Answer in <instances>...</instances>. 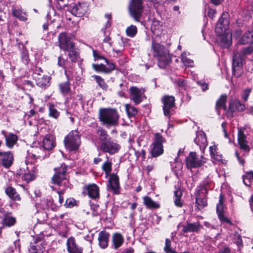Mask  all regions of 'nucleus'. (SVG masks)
Masks as SVG:
<instances>
[{
	"mask_svg": "<svg viewBox=\"0 0 253 253\" xmlns=\"http://www.w3.org/2000/svg\"><path fill=\"white\" fill-rule=\"evenodd\" d=\"M14 157L10 152H0V165L5 169H9L13 163Z\"/></svg>",
	"mask_w": 253,
	"mask_h": 253,
	"instance_id": "obj_18",
	"label": "nucleus"
},
{
	"mask_svg": "<svg viewBox=\"0 0 253 253\" xmlns=\"http://www.w3.org/2000/svg\"><path fill=\"white\" fill-rule=\"evenodd\" d=\"M253 52V46H250L243 48L241 51L242 56H246Z\"/></svg>",
	"mask_w": 253,
	"mask_h": 253,
	"instance_id": "obj_56",
	"label": "nucleus"
},
{
	"mask_svg": "<svg viewBox=\"0 0 253 253\" xmlns=\"http://www.w3.org/2000/svg\"><path fill=\"white\" fill-rule=\"evenodd\" d=\"M33 79L35 81L36 85L42 89L45 90L51 85V78L47 75L43 74L34 77Z\"/></svg>",
	"mask_w": 253,
	"mask_h": 253,
	"instance_id": "obj_16",
	"label": "nucleus"
},
{
	"mask_svg": "<svg viewBox=\"0 0 253 253\" xmlns=\"http://www.w3.org/2000/svg\"><path fill=\"white\" fill-rule=\"evenodd\" d=\"M223 199L224 196L221 194L219 198L218 203L216 205V212L217 215L218 219L221 224L226 223L230 226H233L234 224L231 220L230 218H228L225 214V212L223 209Z\"/></svg>",
	"mask_w": 253,
	"mask_h": 253,
	"instance_id": "obj_12",
	"label": "nucleus"
},
{
	"mask_svg": "<svg viewBox=\"0 0 253 253\" xmlns=\"http://www.w3.org/2000/svg\"><path fill=\"white\" fill-rule=\"evenodd\" d=\"M234 243L236 244V245L238 246V250H240L241 248L243 247V240L240 235L238 234L237 235V238L236 239V240L234 241Z\"/></svg>",
	"mask_w": 253,
	"mask_h": 253,
	"instance_id": "obj_60",
	"label": "nucleus"
},
{
	"mask_svg": "<svg viewBox=\"0 0 253 253\" xmlns=\"http://www.w3.org/2000/svg\"><path fill=\"white\" fill-rule=\"evenodd\" d=\"M210 152L211 158L214 159L215 161L221 162L222 163L224 164L223 160V156L218 151L217 146L213 144V145L210 147Z\"/></svg>",
	"mask_w": 253,
	"mask_h": 253,
	"instance_id": "obj_36",
	"label": "nucleus"
},
{
	"mask_svg": "<svg viewBox=\"0 0 253 253\" xmlns=\"http://www.w3.org/2000/svg\"><path fill=\"white\" fill-rule=\"evenodd\" d=\"M1 213L3 215L2 219V224L4 226L11 227L14 226L16 222V218L11 215L12 213L6 211H2Z\"/></svg>",
	"mask_w": 253,
	"mask_h": 253,
	"instance_id": "obj_29",
	"label": "nucleus"
},
{
	"mask_svg": "<svg viewBox=\"0 0 253 253\" xmlns=\"http://www.w3.org/2000/svg\"><path fill=\"white\" fill-rule=\"evenodd\" d=\"M68 166L64 163L60 164L53 168L54 173L50 179V183L59 187L67 188L68 185Z\"/></svg>",
	"mask_w": 253,
	"mask_h": 253,
	"instance_id": "obj_3",
	"label": "nucleus"
},
{
	"mask_svg": "<svg viewBox=\"0 0 253 253\" xmlns=\"http://www.w3.org/2000/svg\"><path fill=\"white\" fill-rule=\"evenodd\" d=\"M246 107L245 104L242 103L238 98H231L228 103V109L225 113L227 118H234L236 112H242L245 111Z\"/></svg>",
	"mask_w": 253,
	"mask_h": 253,
	"instance_id": "obj_8",
	"label": "nucleus"
},
{
	"mask_svg": "<svg viewBox=\"0 0 253 253\" xmlns=\"http://www.w3.org/2000/svg\"><path fill=\"white\" fill-rule=\"evenodd\" d=\"M108 186L114 194L118 195L120 193L119 177L117 174H110L108 180Z\"/></svg>",
	"mask_w": 253,
	"mask_h": 253,
	"instance_id": "obj_20",
	"label": "nucleus"
},
{
	"mask_svg": "<svg viewBox=\"0 0 253 253\" xmlns=\"http://www.w3.org/2000/svg\"><path fill=\"white\" fill-rule=\"evenodd\" d=\"M59 48L64 52L76 47V44L66 33H61L58 36Z\"/></svg>",
	"mask_w": 253,
	"mask_h": 253,
	"instance_id": "obj_14",
	"label": "nucleus"
},
{
	"mask_svg": "<svg viewBox=\"0 0 253 253\" xmlns=\"http://www.w3.org/2000/svg\"><path fill=\"white\" fill-rule=\"evenodd\" d=\"M194 142L199 146L201 150H205L208 145V140L206 133L203 131H197Z\"/></svg>",
	"mask_w": 253,
	"mask_h": 253,
	"instance_id": "obj_24",
	"label": "nucleus"
},
{
	"mask_svg": "<svg viewBox=\"0 0 253 253\" xmlns=\"http://www.w3.org/2000/svg\"><path fill=\"white\" fill-rule=\"evenodd\" d=\"M96 133L98 134V135L99 136V137H101V136L108 133L107 131L105 129L103 128L101 126L98 127V129L96 131Z\"/></svg>",
	"mask_w": 253,
	"mask_h": 253,
	"instance_id": "obj_63",
	"label": "nucleus"
},
{
	"mask_svg": "<svg viewBox=\"0 0 253 253\" xmlns=\"http://www.w3.org/2000/svg\"><path fill=\"white\" fill-rule=\"evenodd\" d=\"M67 7L69 12L78 17L83 16L88 10V5L84 1H75L68 5Z\"/></svg>",
	"mask_w": 253,
	"mask_h": 253,
	"instance_id": "obj_10",
	"label": "nucleus"
},
{
	"mask_svg": "<svg viewBox=\"0 0 253 253\" xmlns=\"http://www.w3.org/2000/svg\"><path fill=\"white\" fill-rule=\"evenodd\" d=\"M20 56L22 62L25 65L28 64L30 60L28 50L25 47H23Z\"/></svg>",
	"mask_w": 253,
	"mask_h": 253,
	"instance_id": "obj_50",
	"label": "nucleus"
},
{
	"mask_svg": "<svg viewBox=\"0 0 253 253\" xmlns=\"http://www.w3.org/2000/svg\"><path fill=\"white\" fill-rule=\"evenodd\" d=\"M126 110L128 117L130 118L135 117L138 113V110L134 106H131L130 104H126L125 106Z\"/></svg>",
	"mask_w": 253,
	"mask_h": 253,
	"instance_id": "obj_46",
	"label": "nucleus"
},
{
	"mask_svg": "<svg viewBox=\"0 0 253 253\" xmlns=\"http://www.w3.org/2000/svg\"><path fill=\"white\" fill-rule=\"evenodd\" d=\"M143 204L148 209H157L160 208L159 204L154 201L152 199L148 196H144L143 198Z\"/></svg>",
	"mask_w": 253,
	"mask_h": 253,
	"instance_id": "obj_37",
	"label": "nucleus"
},
{
	"mask_svg": "<svg viewBox=\"0 0 253 253\" xmlns=\"http://www.w3.org/2000/svg\"><path fill=\"white\" fill-rule=\"evenodd\" d=\"M207 159L201 155L198 157L195 152H190L186 158V165L188 169L199 168L206 163Z\"/></svg>",
	"mask_w": 253,
	"mask_h": 253,
	"instance_id": "obj_9",
	"label": "nucleus"
},
{
	"mask_svg": "<svg viewBox=\"0 0 253 253\" xmlns=\"http://www.w3.org/2000/svg\"><path fill=\"white\" fill-rule=\"evenodd\" d=\"M243 58L241 53H234L232 58V72L236 78L240 77L243 73Z\"/></svg>",
	"mask_w": 253,
	"mask_h": 253,
	"instance_id": "obj_11",
	"label": "nucleus"
},
{
	"mask_svg": "<svg viewBox=\"0 0 253 253\" xmlns=\"http://www.w3.org/2000/svg\"><path fill=\"white\" fill-rule=\"evenodd\" d=\"M43 72V70L41 67L36 66L34 72L33 74L32 77H37L39 76L42 75V73Z\"/></svg>",
	"mask_w": 253,
	"mask_h": 253,
	"instance_id": "obj_61",
	"label": "nucleus"
},
{
	"mask_svg": "<svg viewBox=\"0 0 253 253\" xmlns=\"http://www.w3.org/2000/svg\"><path fill=\"white\" fill-rule=\"evenodd\" d=\"M4 192L6 196L13 201H21L22 197L16 191V189L11 186L5 188Z\"/></svg>",
	"mask_w": 253,
	"mask_h": 253,
	"instance_id": "obj_31",
	"label": "nucleus"
},
{
	"mask_svg": "<svg viewBox=\"0 0 253 253\" xmlns=\"http://www.w3.org/2000/svg\"><path fill=\"white\" fill-rule=\"evenodd\" d=\"M92 78H93L95 81L98 86L103 90H107L108 88V85L105 82L104 79H103L101 76L94 75L92 76Z\"/></svg>",
	"mask_w": 253,
	"mask_h": 253,
	"instance_id": "obj_44",
	"label": "nucleus"
},
{
	"mask_svg": "<svg viewBox=\"0 0 253 253\" xmlns=\"http://www.w3.org/2000/svg\"><path fill=\"white\" fill-rule=\"evenodd\" d=\"M152 54L158 60V65L162 69H165L172 62V54H170L169 50L164 45L152 41Z\"/></svg>",
	"mask_w": 253,
	"mask_h": 253,
	"instance_id": "obj_2",
	"label": "nucleus"
},
{
	"mask_svg": "<svg viewBox=\"0 0 253 253\" xmlns=\"http://www.w3.org/2000/svg\"><path fill=\"white\" fill-rule=\"evenodd\" d=\"M100 149L103 152L108 153L112 155L118 152L121 149V146L111 138L104 143H100Z\"/></svg>",
	"mask_w": 253,
	"mask_h": 253,
	"instance_id": "obj_15",
	"label": "nucleus"
},
{
	"mask_svg": "<svg viewBox=\"0 0 253 253\" xmlns=\"http://www.w3.org/2000/svg\"><path fill=\"white\" fill-rule=\"evenodd\" d=\"M110 234L106 230H103L98 234V245L100 248L105 249L109 245Z\"/></svg>",
	"mask_w": 253,
	"mask_h": 253,
	"instance_id": "obj_27",
	"label": "nucleus"
},
{
	"mask_svg": "<svg viewBox=\"0 0 253 253\" xmlns=\"http://www.w3.org/2000/svg\"><path fill=\"white\" fill-rule=\"evenodd\" d=\"M93 56L94 61H97L100 59L104 60L106 64H108V62H110L107 58H106L105 56L101 55L97 50H93Z\"/></svg>",
	"mask_w": 253,
	"mask_h": 253,
	"instance_id": "obj_54",
	"label": "nucleus"
},
{
	"mask_svg": "<svg viewBox=\"0 0 253 253\" xmlns=\"http://www.w3.org/2000/svg\"><path fill=\"white\" fill-rule=\"evenodd\" d=\"M242 179L244 184L248 187L252 185V180H253V171L246 172L245 174L242 176Z\"/></svg>",
	"mask_w": 253,
	"mask_h": 253,
	"instance_id": "obj_43",
	"label": "nucleus"
},
{
	"mask_svg": "<svg viewBox=\"0 0 253 253\" xmlns=\"http://www.w3.org/2000/svg\"><path fill=\"white\" fill-rule=\"evenodd\" d=\"M104 17L107 19V21L104 25V26L101 29V31L105 35L106 30L107 28H109L111 26L112 23V16L111 13H106L105 14Z\"/></svg>",
	"mask_w": 253,
	"mask_h": 253,
	"instance_id": "obj_48",
	"label": "nucleus"
},
{
	"mask_svg": "<svg viewBox=\"0 0 253 253\" xmlns=\"http://www.w3.org/2000/svg\"><path fill=\"white\" fill-rule=\"evenodd\" d=\"M208 185V183L206 182L202 185L199 187V189L197 190V193L196 195V198H207V195L208 194V190L207 186Z\"/></svg>",
	"mask_w": 253,
	"mask_h": 253,
	"instance_id": "obj_40",
	"label": "nucleus"
},
{
	"mask_svg": "<svg viewBox=\"0 0 253 253\" xmlns=\"http://www.w3.org/2000/svg\"><path fill=\"white\" fill-rule=\"evenodd\" d=\"M238 142L241 149L246 152L250 151V147L247 144L248 141L246 140V136L244 131L241 129H239L238 132Z\"/></svg>",
	"mask_w": 253,
	"mask_h": 253,
	"instance_id": "obj_28",
	"label": "nucleus"
},
{
	"mask_svg": "<svg viewBox=\"0 0 253 253\" xmlns=\"http://www.w3.org/2000/svg\"><path fill=\"white\" fill-rule=\"evenodd\" d=\"M232 34L231 33H225L221 34V44L223 47L226 48L229 47L232 43Z\"/></svg>",
	"mask_w": 253,
	"mask_h": 253,
	"instance_id": "obj_39",
	"label": "nucleus"
},
{
	"mask_svg": "<svg viewBox=\"0 0 253 253\" xmlns=\"http://www.w3.org/2000/svg\"><path fill=\"white\" fill-rule=\"evenodd\" d=\"M120 115L115 108H101L99 110L98 119L104 125L117 126L119 124Z\"/></svg>",
	"mask_w": 253,
	"mask_h": 253,
	"instance_id": "obj_4",
	"label": "nucleus"
},
{
	"mask_svg": "<svg viewBox=\"0 0 253 253\" xmlns=\"http://www.w3.org/2000/svg\"><path fill=\"white\" fill-rule=\"evenodd\" d=\"M55 139L53 135L50 134H46L42 140V146L44 150H51L55 147Z\"/></svg>",
	"mask_w": 253,
	"mask_h": 253,
	"instance_id": "obj_32",
	"label": "nucleus"
},
{
	"mask_svg": "<svg viewBox=\"0 0 253 253\" xmlns=\"http://www.w3.org/2000/svg\"><path fill=\"white\" fill-rule=\"evenodd\" d=\"M196 205L199 210L204 209L208 205L207 198H196Z\"/></svg>",
	"mask_w": 253,
	"mask_h": 253,
	"instance_id": "obj_47",
	"label": "nucleus"
},
{
	"mask_svg": "<svg viewBox=\"0 0 253 253\" xmlns=\"http://www.w3.org/2000/svg\"><path fill=\"white\" fill-rule=\"evenodd\" d=\"M67 72V81L60 83L58 85V89L60 93L63 96H65L71 93V84L70 82V77Z\"/></svg>",
	"mask_w": 253,
	"mask_h": 253,
	"instance_id": "obj_26",
	"label": "nucleus"
},
{
	"mask_svg": "<svg viewBox=\"0 0 253 253\" xmlns=\"http://www.w3.org/2000/svg\"><path fill=\"white\" fill-rule=\"evenodd\" d=\"M63 142L69 152L78 151L82 143L81 133L77 129L73 130L65 136Z\"/></svg>",
	"mask_w": 253,
	"mask_h": 253,
	"instance_id": "obj_5",
	"label": "nucleus"
},
{
	"mask_svg": "<svg viewBox=\"0 0 253 253\" xmlns=\"http://www.w3.org/2000/svg\"><path fill=\"white\" fill-rule=\"evenodd\" d=\"M166 140L162 134L156 132L154 134V139L152 145H157L163 146V143L166 142Z\"/></svg>",
	"mask_w": 253,
	"mask_h": 253,
	"instance_id": "obj_42",
	"label": "nucleus"
},
{
	"mask_svg": "<svg viewBox=\"0 0 253 253\" xmlns=\"http://www.w3.org/2000/svg\"><path fill=\"white\" fill-rule=\"evenodd\" d=\"M164 250L166 253H176V251L172 249L170 240L168 238L165 240V245Z\"/></svg>",
	"mask_w": 253,
	"mask_h": 253,
	"instance_id": "obj_52",
	"label": "nucleus"
},
{
	"mask_svg": "<svg viewBox=\"0 0 253 253\" xmlns=\"http://www.w3.org/2000/svg\"><path fill=\"white\" fill-rule=\"evenodd\" d=\"M30 253H39V249L37 248V246L34 245H31L29 249Z\"/></svg>",
	"mask_w": 253,
	"mask_h": 253,
	"instance_id": "obj_64",
	"label": "nucleus"
},
{
	"mask_svg": "<svg viewBox=\"0 0 253 253\" xmlns=\"http://www.w3.org/2000/svg\"><path fill=\"white\" fill-rule=\"evenodd\" d=\"M181 61L184 65L186 66H192L193 64V61L188 58L186 56L181 55Z\"/></svg>",
	"mask_w": 253,
	"mask_h": 253,
	"instance_id": "obj_58",
	"label": "nucleus"
},
{
	"mask_svg": "<svg viewBox=\"0 0 253 253\" xmlns=\"http://www.w3.org/2000/svg\"><path fill=\"white\" fill-rule=\"evenodd\" d=\"M251 92V89L250 88H247L244 90L241 97L244 102H246L248 100Z\"/></svg>",
	"mask_w": 253,
	"mask_h": 253,
	"instance_id": "obj_59",
	"label": "nucleus"
},
{
	"mask_svg": "<svg viewBox=\"0 0 253 253\" xmlns=\"http://www.w3.org/2000/svg\"><path fill=\"white\" fill-rule=\"evenodd\" d=\"M108 67H106L103 64H92V67L93 69L98 73H103L105 74H110L116 69V65L114 63L108 62L106 64Z\"/></svg>",
	"mask_w": 253,
	"mask_h": 253,
	"instance_id": "obj_19",
	"label": "nucleus"
},
{
	"mask_svg": "<svg viewBox=\"0 0 253 253\" xmlns=\"http://www.w3.org/2000/svg\"><path fill=\"white\" fill-rule=\"evenodd\" d=\"M152 145L153 146L151 151L152 157L156 158L162 155L164 153V146L157 145Z\"/></svg>",
	"mask_w": 253,
	"mask_h": 253,
	"instance_id": "obj_41",
	"label": "nucleus"
},
{
	"mask_svg": "<svg viewBox=\"0 0 253 253\" xmlns=\"http://www.w3.org/2000/svg\"><path fill=\"white\" fill-rule=\"evenodd\" d=\"M64 206L66 208H72L75 206H78V202L74 198L70 197L66 200Z\"/></svg>",
	"mask_w": 253,
	"mask_h": 253,
	"instance_id": "obj_51",
	"label": "nucleus"
},
{
	"mask_svg": "<svg viewBox=\"0 0 253 253\" xmlns=\"http://www.w3.org/2000/svg\"><path fill=\"white\" fill-rule=\"evenodd\" d=\"M38 169L37 167H29L20 168L16 171V175L23 181L26 183L34 181L38 175Z\"/></svg>",
	"mask_w": 253,
	"mask_h": 253,
	"instance_id": "obj_6",
	"label": "nucleus"
},
{
	"mask_svg": "<svg viewBox=\"0 0 253 253\" xmlns=\"http://www.w3.org/2000/svg\"><path fill=\"white\" fill-rule=\"evenodd\" d=\"M187 81L183 79L179 78L176 81L177 86L181 89H185Z\"/></svg>",
	"mask_w": 253,
	"mask_h": 253,
	"instance_id": "obj_57",
	"label": "nucleus"
},
{
	"mask_svg": "<svg viewBox=\"0 0 253 253\" xmlns=\"http://www.w3.org/2000/svg\"><path fill=\"white\" fill-rule=\"evenodd\" d=\"M126 33L127 36L133 38L137 33V28L135 26L131 25L126 28Z\"/></svg>",
	"mask_w": 253,
	"mask_h": 253,
	"instance_id": "obj_49",
	"label": "nucleus"
},
{
	"mask_svg": "<svg viewBox=\"0 0 253 253\" xmlns=\"http://www.w3.org/2000/svg\"><path fill=\"white\" fill-rule=\"evenodd\" d=\"M129 13L130 16L137 22L141 21V18L144 10L142 0H131L129 6Z\"/></svg>",
	"mask_w": 253,
	"mask_h": 253,
	"instance_id": "obj_7",
	"label": "nucleus"
},
{
	"mask_svg": "<svg viewBox=\"0 0 253 253\" xmlns=\"http://www.w3.org/2000/svg\"><path fill=\"white\" fill-rule=\"evenodd\" d=\"M106 158L107 161L103 164L102 169L105 172L106 175H109L111 174L112 170V163L111 161H109L108 156H106Z\"/></svg>",
	"mask_w": 253,
	"mask_h": 253,
	"instance_id": "obj_45",
	"label": "nucleus"
},
{
	"mask_svg": "<svg viewBox=\"0 0 253 253\" xmlns=\"http://www.w3.org/2000/svg\"><path fill=\"white\" fill-rule=\"evenodd\" d=\"M227 100V95L225 94H222L220 96L218 100L216 101L215 105L216 112L218 115L220 114V111L222 109L227 112L228 108L226 106V102Z\"/></svg>",
	"mask_w": 253,
	"mask_h": 253,
	"instance_id": "obj_30",
	"label": "nucleus"
},
{
	"mask_svg": "<svg viewBox=\"0 0 253 253\" xmlns=\"http://www.w3.org/2000/svg\"><path fill=\"white\" fill-rule=\"evenodd\" d=\"M66 52H67V57H64L63 54H61L58 57L57 65L64 69L65 75L66 77H68L67 72H70V69H72L75 67V64L82 60L80 49L77 46Z\"/></svg>",
	"mask_w": 253,
	"mask_h": 253,
	"instance_id": "obj_1",
	"label": "nucleus"
},
{
	"mask_svg": "<svg viewBox=\"0 0 253 253\" xmlns=\"http://www.w3.org/2000/svg\"><path fill=\"white\" fill-rule=\"evenodd\" d=\"M42 156L40 155L36 154L35 152H30L29 150L27 151V155L25 158V164L29 167H37L35 164L37 162V159L41 158Z\"/></svg>",
	"mask_w": 253,
	"mask_h": 253,
	"instance_id": "obj_33",
	"label": "nucleus"
},
{
	"mask_svg": "<svg viewBox=\"0 0 253 253\" xmlns=\"http://www.w3.org/2000/svg\"><path fill=\"white\" fill-rule=\"evenodd\" d=\"M1 132L5 138L6 147L10 149L13 148L17 142L18 136L12 132H6L4 130H2Z\"/></svg>",
	"mask_w": 253,
	"mask_h": 253,
	"instance_id": "obj_22",
	"label": "nucleus"
},
{
	"mask_svg": "<svg viewBox=\"0 0 253 253\" xmlns=\"http://www.w3.org/2000/svg\"><path fill=\"white\" fill-rule=\"evenodd\" d=\"M130 99L135 105L140 103L142 101L140 90L136 86H131L129 89Z\"/></svg>",
	"mask_w": 253,
	"mask_h": 253,
	"instance_id": "obj_34",
	"label": "nucleus"
},
{
	"mask_svg": "<svg viewBox=\"0 0 253 253\" xmlns=\"http://www.w3.org/2000/svg\"><path fill=\"white\" fill-rule=\"evenodd\" d=\"M67 188L62 187L61 189L57 191V193H58L59 196L58 201L59 204V206H60V207L62 206L63 203L64 197L63 195L64 194Z\"/></svg>",
	"mask_w": 253,
	"mask_h": 253,
	"instance_id": "obj_55",
	"label": "nucleus"
},
{
	"mask_svg": "<svg viewBox=\"0 0 253 253\" xmlns=\"http://www.w3.org/2000/svg\"><path fill=\"white\" fill-rule=\"evenodd\" d=\"M124 238L121 233H114L112 237V246L114 249L119 248L124 242Z\"/></svg>",
	"mask_w": 253,
	"mask_h": 253,
	"instance_id": "obj_35",
	"label": "nucleus"
},
{
	"mask_svg": "<svg viewBox=\"0 0 253 253\" xmlns=\"http://www.w3.org/2000/svg\"><path fill=\"white\" fill-rule=\"evenodd\" d=\"M163 104V110L164 114L169 118L170 117V112L172 111L175 106V99L172 95H165L161 99Z\"/></svg>",
	"mask_w": 253,
	"mask_h": 253,
	"instance_id": "obj_13",
	"label": "nucleus"
},
{
	"mask_svg": "<svg viewBox=\"0 0 253 253\" xmlns=\"http://www.w3.org/2000/svg\"><path fill=\"white\" fill-rule=\"evenodd\" d=\"M228 16V13L227 12H223L215 27V30L217 33L221 34L223 31L222 29H225L229 24V22Z\"/></svg>",
	"mask_w": 253,
	"mask_h": 253,
	"instance_id": "obj_25",
	"label": "nucleus"
},
{
	"mask_svg": "<svg viewBox=\"0 0 253 253\" xmlns=\"http://www.w3.org/2000/svg\"><path fill=\"white\" fill-rule=\"evenodd\" d=\"M216 13V10L214 9L209 8L207 13V15L209 18L213 19L215 17V15Z\"/></svg>",
	"mask_w": 253,
	"mask_h": 253,
	"instance_id": "obj_62",
	"label": "nucleus"
},
{
	"mask_svg": "<svg viewBox=\"0 0 253 253\" xmlns=\"http://www.w3.org/2000/svg\"><path fill=\"white\" fill-rule=\"evenodd\" d=\"M46 203L47 206L54 211H56L59 209L60 206L55 204L54 200L52 198L47 199Z\"/></svg>",
	"mask_w": 253,
	"mask_h": 253,
	"instance_id": "obj_53",
	"label": "nucleus"
},
{
	"mask_svg": "<svg viewBox=\"0 0 253 253\" xmlns=\"http://www.w3.org/2000/svg\"><path fill=\"white\" fill-rule=\"evenodd\" d=\"M46 106L48 109V116L49 117L57 119L60 115V113L56 108V105L53 102H47Z\"/></svg>",
	"mask_w": 253,
	"mask_h": 253,
	"instance_id": "obj_38",
	"label": "nucleus"
},
{
	"mask_svg": "<svg viewBox=\"0 0 253 253\" xmlns=\"http://www.w3.org/2000/svg\"><path fill=\"white\" fill-rule=\"evenodd\" d=\"M84 190L87 192L88 196L92 200L98 201L100 198V189L98 186L95 184H89L84 187Z\"/></svg>",
	"mask_w": 253,
	"mask_h": 253,
	"instance_id": "obj_17",
	"label": "nucleus"
},
{
	"mask_svg": "<svg viewBox=\"0 0 253 253\" xmlns=\"http://www.w3.org/2000/svg\"><path fill=\"white\" fill-rule=\"evenodd\" d=\"M66 245L69 253H83V248L77 244L74 237H70L67 239Z\"/></svg>",
	"mask_w": 253,
	"mask_h": 253,
	"instance_id": "obj_21",
	"label": "nucleus"
},
{
	"mask_svg": "<svg viewBox=\"0 0 253 253\" xmlns=\"http://www.w3.org/2000/svg\"><path fill=\"white\" fill-rule=\"evenodd\" d=\"M182 232L184 233L188 232H195L199 233L201 230L203 229L202 225L199 221L196 222H187L185 225L182 226Z\"/></svg>",
	"mask_w": 253,
	"mask_h": 253,
	"instance_id": "obj_23",
	"label": "nucleus"
}]
</instances>
